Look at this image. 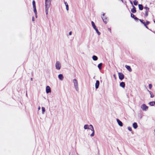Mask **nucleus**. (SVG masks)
Masks as SVG:
<instances>
[{"label": "nucleus", "instance_id": "nucleus-26", "mask_svg": "<svg viewBox=\"0 0 155 155\" xmlns=\"http://www.w3.org/2000/svg\"><path fill=\"white\" fill-rule=\"evenodd\" d=\"M33 9H34V11L35 13H37L36 7H33Z\"/></svg>", "mask_w": 155, "mask_h": 155}, {"label": "nucleus", "instance_id": "nucleus-31", "mask_svg": "<svg viewBox=\"0 0 155 155\" xmlns=\"http://www.w3.org/2000/svg\"><path fill=\"white\" fill-rule=\"evenodd\" d=\"M148 11H145V16H147L148 15Z\"/></svg>", "mask_w": 155, "mask_h": 155}, {"label": "nucleus", "instance_id": "nucleus-46", "mask_svg": "<svg viewBox=\"0 0 155 155\" xmlns=\"http://www.w3.org/2000/svg\"><path fill=\"white\" fill-rule=\"evenodd\" d=\"M108 30L109 31H111V29H110V28H108Z\"/></svg>", "mask_w": 155, "mask_h": 155}, {"label": "nucleus", "instance_id": "nucleus-21", "mask_svg": "<svg viewBox=\"0 0 155 155\" xmlns=\"http://www.w3.org/2000/svg\"><path fill=\"white\" fill-rule=\"evenodd\" d=\"M91 24H92V25L93 28L95 29V28H96V26L95 25V24L94 23V22L93 21H92L91 22Z\"/></svg>", "mask_w": 155, "mask_h": 155}, {"label": "nucleus", "instance_id": "nucleus-34", "mask_svg": "<svg viewBox=\"0 0 155 155\" xmlns=\"http://www.w3.org/2000/svg\"><path fill=\"white\" fill-rule=\"evenodd\" d=\"M90 129L92 131V132H95L94 127H92V129Z\"/></svg>", "mask_w": 155, "mask_h": 155}, {"label": "nucleus", "instance_id": "nucleus-49", "mask_svg": "<svg viewBox=\"0 0 155 155\" xmlns=\"http://www.w3.org/2000/svg\"><path fill=\"white\" fill-rule=\"evenodd\" d=\"M32 79H33L32 78H31V81H32Z\"/></svg>", "mask_w": 155, "mask_h": 155}, {"label": "nucleus", "instance_id": "nucleus-18", "mask_svg": "<svg viewBox=\"0 0 155 155\" xmlns=\"http://www.w3.org/2000/svg\"><path fill=\"white\" fill-rule=\"evenodd\" d=\"M92 59H93L94 60V61H97V59H98V58L96 56H95V55H94L93 57H92Z\"/></svg>", "mask_w": 155, "mask_h": 155}, {"label": "nucleus", "instance_id": "nucleus-4", "mask_svg": "<svg viewBox=\"0 0 155 155\" xmlns=\"http://www.w3.org/2000/svg\"><path fill=\"white\" fill-rule=\"evenodd\" d=\"M118 74L120 79L122 80L124 78V75L122 73H119Z\"/></svg>", "mask_w": 155, "mask_h": 155}, {"label": "nucleus", "instance_id": "nucleus-54", "mask_svg": "<svg viewBox=\"0 0 155 155\" xmlns=\"http://www.w3.org/2000/svg\"><path fill=\"white\" fill-rule=\"evenodd\" d=\"M154 22L155 23V21H154Z\"/></svg>", "mask_w": 155, "mask_h": 155}, {"label": "nucleus", "instance_id": "nucleus-24", "mask_svg": "<svg viewBox=\"0 0 155 155\" xmlns=\"http://www.w3.org/2000/svg\"><path fill=\"white\" fill-rule=\"evenodd\" d=\"M96 31V32L98 34V35H100L101 34V33L98 30L97 28H96L94 29Z\"/></svg>", "mask_w": 155, "mask_h": 155}, {"label": "nucleus", "instance_id": "nucleus-32", "mask_svg": "<svg viewBox=\"0 0 155 155\" xmlns=\"http://www.w3.org/2000/svg\"><path fill=\"white\" fill-rule=\"evenodd\" d=\"M143 24H144V26L146 28H148V27L147 26V24H146L145 22L143 23Z\"/></svg>", "mask_w": 155, "mask_h": 155}, {"label": "nucleus", "instance_id": "nucleus-48", "mask_svg": "<svg viewBox=\"0 0 155 155\" xmlns=\"http://www.w3.org/2000/svg\"><path fill=\"white\" fill-rule=\"evenodd\" d=\"M104 15H105V13H104L103 14V17H104Z\"/></svg>", "mask_w": 155, "mask_h": 155}, {"label": "nucleus", "instance_id": "nucleus-27", "mask_svg": "<svg viewBox=\"0 0 155 155\" xmlns=\"http://www.w3.org/2000/svg\"><path fill=\"white\" fill-rule=\"evenodd\" d=\"M32 4L33 5V7H35V1L33 0L32 2Z\"/></svg>", "mask_w": 155, "mask_h": 155}, {"label": "nucleus", "instance_id": "nucleus-29", "mask_svg": "<svg viewBox=\"0 0 155 155\" xmlns=\"http://www.w3.org/2000/svg\"><path fill=\"white\" fill-rule=\"evenodd\" d=\"M127 129L130 131H132V128L130 127H127Z\"/></svg>", "mask_w": 155, "mask_h": 155}, {"label": "nucleus", "instance_id": "nucleus-47", "mask_svg": "<svg viewBox=\"0 0 155 155\" xmlns=\"http://www.w3.org/2000/svg\"><path fill=\"white\" fill-rule=\"evenodd\" d=\"M26 96H27V90L26 91Z\"/></svg>", "mask_w": 155, "mask_h": 155}, {"label": "nucleus", "instance_id": "nucleus-38", "mask_svg": "<svg viewBox=\"0 0 155 155\" xmlns=\"http://www.w3.org/2000/svg\"><path fill=\"white\" fill-rule=\"evenodd\" d=\"M152 85L151 84H149V87H152Z\"/></svg>", "mask_w": 155, "mask_h": 155}, {"label": "nucleus", "instance_id": "nucleus-28", "mask_svg": "<svg viewBox=\"0 0 155 155\" xmlns=\"http://www.w3.org/2000/svg\"><path fill=\"white\" fill-rule=\"evenodd\" d=\"M144 9L146 10V11H148L149 9V8L147 7H145Z\"/></svg>", "mask_w": 155, "mask_h": 155}, {"label": "nucleus", "instance_id": "nucleus-22", "mask_svg": "<svg viewBox=\"0 0 155 155\" xmlns=\"http://www.w3.org/2000/svg\"><path fill=\"white\" fill-rule=\"evenodd\" d=\"M42 109V114H44L45 113V108L44 107H41Z\"/></svg>", "mask_w": 155, "mask_h": 155}, {"label": "nucleus", "instance_id": "nucleus-3", "mask_svg": "<svg viewBox=\"0 0 155 155\" xmlns=\"http://www.w3.org/2000/svg\"><path fill=\"white\" fill-rule=\"evenodd\" d=\"M141 108L143 111H146L147 110L148 107L145 104H143L141 106Z\"/></svg>", "mask_w": 155, "mask_h": 155}, {"label": "nucleus", "instance_id": "nucleus-53", "mask_svg": "<svg viewBox=\"0 0 155 155\" xmlns=\"http://www.w3.org/2000/svg\"><path fill=\"white\" fill-rule=\"evenodd\" d=\"M154 132H155V130H154Z\"/></svg>", "mask_w": 155, "mask_h": 155}, {"label": "nucleus", "instance_id": "nucleus-36", "mask_svg": "<svg viewBox=\"0 0 155 155\" xmlns=\"http://www.w3.org/2000/svg\"><path fill=\"white\" fill-rule=\"evenodd\" d=\"M140 20V21L141 22H142L143 24V23H144V22H143V21L142 20H141V19H139V20Z\"/></svg>", "mask_w": 155, "mask_h": 155}, {"label": "nucleus", "instance_id": "nucleus-13", "mask_svg": "<svg viewBox=\"0 0 155 155\" xmlns=\"http://www.w3.org/2000/svg\"><path fill=\"white\" fill-rule=\"evenodd\" d=\"M102 18L104 21L105 24H106L107 22V19L106 17H102Z\"/></svg>", "mask_w": 155, "mask_h": 155}, {"label": "nucleus", "instance_id": "nucleus-40", "mask_svg": "<svg viewBox=\"0 0 155 155\" xmlns=\"http://www.w3.org/2000/svg\"><path fill=\"white\" fill-rule=\"evenodd\" d=\"M69 34L70 35H71L72 34V32L71 31H70L69 32Z\"/></svg>", "mask_w": 155, "mask_h": 155}, {"label": "nucleus", "instance_id": "nucleus-14", "mask_svg": "<svg viewBox=\"0 0 155 155\" xmlns=\"http://www.w3.org/2000/svg\"><path fill=\"white\" fill-rule=\"evenodd\" d=\"M84 129H90L89 128V126L88 124H85L84 126Z\"/></svg>", "mask_w": 155, "mask_h": 155}, {"label": "nucleus", "instance_id": "nucleus-12", "mask_svg": "<svg viewBox=\"0 0 155 155\" xmlns=\"http://www.w3.org/2000/svg\"><path fill=\"white\" fill-rule=\"evenodd\" d=\"M148 104L150 106H153L155 104V101H150L148 103Z\"/></svg>", "mask_w": 155, "mask_h": 155}, {"label": "nucleus", "instance_id": "nucleus-7", "mask_svg": "<svg viewBox=\"0 0 155 155\" xmlns=\"http://www.w3.org/2000/svg\"><path fill=\"white\" fill-rule=\"evenodd\" d=\"M133 127L134 129H137L138 127V125L136 122H134L133 124Z\"/></svg>", "mask_w": 155, "mask_h": 155}, {"label": "nucleus", "instance_id": "nucleus-9", "mask_svg": "<svg viewBox=\"0 0 155 155\" xmlns=\"http://www.w3.org/2000/svg\"><path fill=\"white\" fill-rule=\"evenodd\" d=\"M58 78L61 81L63 80L64 78V77L62 74H60L58 75Z\"/></svg>", "mask_w": 155, "mask_h": 155}, {"label": "nucleus", "instance_id": "nucleus-2", "mask_svg": "<svg viewBox=\"0 0 155 155\" xmlns=\"http://www.w3.org/2000/svg\"><path fill=\"white\" fill-rule=\"evenodd\" d=\"M55 68L57 70H60L61 68V64L59 61H57L55 63Z\"/></svg>", "mask_w": 155, "mask_h": 155}, {"label": "nucleus", "instance_id": "nucleus-5", "mask_svg": "<svg viewBox=\"0 0 155 155\" xmlns=\"http://www.w3.org/2000/svg\"><path fill=\"white\" fill-rule=\"evenodd\" d=\"M73 82L75 87L78 86V82L77 80L76 79H74L73 80Z\"/></svg>", "mask_w": 155, "mask_h": 155}, {"label": "nucleus", "instance_id": "nucleus-45", "mask_svg": "<svg viewBox=\"0 0 155 155\" xmlns=\"http://www.w3.org/2000/svg\"><path fill=\"white\" fill-rule=\"evenodd\" d=\"M130 3H131L132 5H133V3H132V2L131 1H130Z\"/></svg>", "mask_w": 155, "mask_h": 155}, {"label": "nucleus", "instance_id": "nucleus-43", "mask_svg": "<svg viewBox=\"0 0 155 155\" xmlns=\"http://www.w3.org/2000/svg\"><path fill=\"white\" fill-rule=\"evenodd\" d=\"M35 17L36 18H37V13H35Z\"/></svg>", "mask_w": 155, "mask_h": 155}, {"label": "nucleus", "instance_id": "nucleus-8", "mask_svg": "<svg viewBox=\"0 0 155 155\" xmlns=\"http://www.w3.org/2000/svg\"><path fill=\"white\" fill-rule=\"evenodd\" d=\"M51 88H46V91L47 94L50 93L51 91Z\"/></svg>", "mask_w": 155, "mask_h": 155}, {"label": "nucleus", "instance_id": "nucleus-50", "mask_svg": "<svg viewBox=\"0 0 155 155\" xmlns=\"http://www.w3.org/2000/svg\"><path fill=\"white\" fill-rule=\"evenodd\" d=\"M46 87H50L49 86H47Z\"/></svg>", "mask_w": 155, "mask_h": 155}, {"label": "nucleus", "instance_id": "nucleus-35", "mask_svg": "<svg viewBox=\"0 0 155 155\" xmlns=\"http://www.w3.org/2000/svg\"><path fill=\"white\" fill-rule=\"evenodd\" d=\"M134 18L136 20H139V19L136 17L135 18Z\"/></svg>", "mask_w": 155, "mask_h": 155}, {"label": "nucleus", "instance_id": "nucleus-30", "mask_svg": "<svg viewBox=\"0 0 155 155\" xmlns=\"http://www.w3.org/2000/svg\"><path fill=\"white\" fill-rule=\"evenodd\" d=\"M94 132H92V133L90 135V136L91 137H93L94 135Z\"/></svg>", "mask_w": 155, "mask_h": 155}, {"label": "nucleus", "instance_id": "nucleus-1", "mask_svg": "<svg viewBox=\"0 0 155 155\" xmlns=\"http://www.w3.org/2000/svg\"><path fill=\"white\" fill-rule=\"evenodd\" d=\"M51 0H45V12L46 15L48 13V9L50 7Z\"/></svg>", "mask_w": 155, "mask_h": 155}, {"label": "nucleus", "instance_id": "nucleus-33", "mask_svg": "<svg viewBox=\"0 0 155 155\" xmlns=\"http://www.w3.org/2000/svg\"><path fill=\"white\" fill-rule=\"evenodd\" d=\"M131 17H132L133 18H135V15L132 13H131Z\"/></svg>", "mask_w": 155, "mask_h": 155}, {"label": "nucleus", "instance_id": "nucleus-39", "mask_svg": "<svg viewBox=\"0 0 155 155\" xmlns=\"http://www.w3.org/2000/svg\"><path fill=\"white\" fill-rule=\"evenodd\" d=\"M150 23V22L149 21H147L146 22V23H145L147 25H148Z\"/></svg>", "mask_w": 155, "mask_h": 155}, {"label": "nucleus", "instance_id": "nucleus-6", "mask_svg": "<svg viewBox=\"0 0 155 155\" xmlns=\"http://www.w3.org/2000/svg\"><path fill=\"white\" fill-rule=\"evenodd\" d=\"M116 120L119 125L120 127H122L123 126V123L120 120L118 119H117Z\"/></svg>", "mask_w": 155, "mask_h": 155}, {"label": "nucleus", "instance_id": "nucleus-11", "mask_svg": "<svg viewBox=\"0 0 155 155\" xmlns=\"http://www.w3.org/2000/svg\"><path fill=\"white\" fill-rule=\"evenodd\" d=\"M133 8L131 10V12L133 13H135L136 12V8L135 6L133 5Z\"/></svg>", "mask_w": 155, "mask_h": 155}, {"label": "nucleus", "instance_id": "nucleus-37", "mask_svg": "<svg viewBox=\"0 0 155 155\" xmlns=\"http://www.w3.org/2000/svg\"><path fill=\"white\" fill-rule=\"evenodd\" d=\"M32 21H35V18L34 17H32Z\"/></svg>", "mask_w": 155, "mask_h": 155}, {"label": "nucleus", "instance_id": "nucleus-42", "mask_svg": "<svg viewBox=\"0 0 155 155\" xmlns=\"http://www.w3.org/2000/svg\"><path fill=\"white\" fill-rule=\"evenodd\" d=\"M89 127H91H91H92V128L93 127V125H91V124L90 125H89Z\"/></svg>", "mask_w": 155, "mask_h": 155}, {"label": "nucleus", "instance_id": "nucleus-10", "mask_svg": "<svg viewBox=\"0 0 155 155\" xmlns=\"http://www.w3.org/2000/svg\"><path fill=\"white\" fill-rule=\"evenodd\" d=\"M125 67L130 72H131L132 71V70L130 66L126 65Z\"/></svg>", "mask_w": 155, "mask_h": 155}, {"label": "nucleus", "instance_id": "nucleus-52", "mask_svg": "<svg viewBox=\"0 0 155 155\" xmlns=\"http://www.w3.org/2000/svg\"><path fill=\"white\" fill-rule=\"evenodd\" d=\"M150 89H151L152 88H149Z\"/></svg>", "mask_w": 155, "mask_h": 155}, {"label": "nucleus", "instance_id": "nucleus-51", "mask_svg": "<svg viewBox=\"0 0 155 155\" xmlns=\"http://www.w3.org/2000/svg\"><path fill=\"white\" fill-rule=\"evenodd\" d=\"M96 88V90H97V89L98 88Z\"/></svg>", "mask_w": 155, "mask_h": 155}, {"label": "nucleus", "instance_id": "nucleus-25", "mask_svg": "<svg viewBox=\"0 0 155 155\" xmlns=\"http://www.w3.org/2000/svg\"><path fill=\"white\" fill-rule=\"evenodd\" d=\"M134 5H137L138 2L135 0L134 1Z\"/></svg>", "mask_w": 155, "mask_h": 155}, {"label": "nucleus", "instance_id": "nucleus-15", "mask_svg": "<svg viewBox=\"0 0 155 155\" xmlns=\"http://www.w3.org/2000/svg\"><path fill=\"white\" fill-rule=\"evenodd\" d=\"M139 8L140 10H142L143 9V6L142 5L139 4L138 5Z\"/></svg>", "mask_w": 155, "mask_h": 155}, {"label": "nucleus", "instance_id": "nucleus-20", "mask_svg": "<svg viewBox=\"0 0 155 155\" xmlns=\"http://www.w3.org/2000/svg\"><path fill=\"white\" fill-rule=\"evenodd\" d=\"M64 4H65V5L66 7V9L67 11H68L69 10V8H68V5L67 3L66 2H64Z\"/></svg>", "mask_w": 155, "mask_h": 155}, {"label": "nucleus", "instance_id": "nucleus-16", "mask_svg": "<svg viewBox=\"0 0 155 155\" xmlns=\"http://www.w3.org/2000/svg\"><path fill=\"white\" fill-rule=\"evenodd\" d=\"M147 90L150 93V97L151 98H153V97L154 96V95L153 94L152 92L151 91H149L148 90Z\"/></svg>", "mask_w": 155, "mask_h": 155}, {"label": "nucleus", "instance_id": "nucleus-44", "mask_svg": "<svg viewBox=\"0 0 155 155\" xmlns=\"http://www.w3.org/2000/svg\"><path fill=\"white\" fill-rule=\"evenodd\" d=\"M41 109V107H39L38 108V110H40Z\"/></svg>", "mask_w": 155, "mask_h": 155}, {"label": "nucleus", "instance_id": "nucleus-17", "mask_svg": "<svg viewBox=\"0 0 155 155\" xmlns=\"http://www.w3.org/2000/svg\"><path fill=\"white\" fill-rule=\"evenodd\" d=\"M99 85V81L97 80L95 84V87H98Z\"/></svg>", "mask_w": 155, "mask_h": 155}, {"label": "nucleus", "instance_id": "nucleus-19", "mask_svg": "<svg viewBox=\"0 0 155 155\" xmlns=\"http://www.w3.org/2000/svg\"><path fill=\"white\" fill-rule=\"evenodd\" d=\"M120 86L122 87H124L125 86V83L123 82L120 83Z\"/></svg>", "mask_w": 155, "mask_h": 155}, {"label": "nucleus", "instance_id": "nucleus-41", "mask_svg": "<svg viewBox=\"0 0 155 155\" xmlns=\"http://www.w3.org/2000/svg\"><path fill=\"white\" fill-rule=\"evenodd\" d=\"M76 91H78V88H75Z\"/></svg>", "mask_w": 155, "mask_h": 155}, {"label": "nucleus", "instance_id": "nucleus-23", "mask_svg": "<svg viewBox=\"0 0 155 155\" xmlns=\"http://www.w3.org/2000/svg\"><path fill=\"white\" fill-rule=\"evenodd\" d=\"M102 65V63H100L98 64V67L100 70L101 69V66Z\"/></svg>", "mask_w": 155, "mask_h": 155}]
</instances>
